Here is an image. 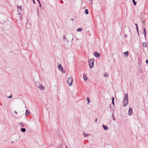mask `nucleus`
<instances>
[{
    "mask_svg": "<svg viewBox=\"0 0 148 148\" xmlns=\"http://www.w3.org/2000/svg\"><path fill=\"white\" fill-rule=\"evenodd\" d=\"M128 103V95L127 93H126L124 95V97L123 101V106L125 107L127 105Z\"/></svg>",
    "mask_w": 148,
    "mask_h": 148,
    "instance_id": "f257e3e1",
    "label": "nucleus"
},
{
    "mask_svg": "<svg viewBox=\"0 0 148 148\" xmlns=\"http://www.w3.org/2000/svg\"><path fill=\"white\" fill-rule=\"evenodd\" d=\"M95 60L94 58H91L88 61L89 67L90 69L92 68L94 66V63Z\"/></svg>",
    "mask_w": 148,
    "mask_h": 148,
    "instance_id": "f03ea898",
    "label": "nucleus"
},
{
    "mask_svg": "<svg viewBox=\"0 0 148 148\" xmlns=\"http://www.w3.org/2000/svg\"><path fill=\"white\" fill-rule=\"evenodd\" d=\"M73 81V79L72 77H69L68 79L67 80V82L69 84V86L72 85Z\"/></svg>",
    "mask_w": 148,
    "mask_h": 148,
    "instance_id": "7ed1b4c3",
    "label": "nucleus"
},
{
    "mask_svg": "<svg viewBox=\"0 0 148 148\" xmlns=\"http://www.w3.org/2000/svg\"><path fill=\"white\" fill-rule=\"evenodd\" d=\"M36 86L42 90H44V87L41 84H39L38 82L36 83Z\"/></svg>",
    "mask_w": 148,
    "mask_h": 148,
    "instance_id": "20e7f679",
    "label": "nucleus"
},
{
    "mask_svg": "<svg viewBox=\"0 0 148 148\" xmlns=\"http://www.w3.org/2000/svg\"><path fill=\"white\" fill-rule=\"evenodd\" d=\"M58 69L59 70H60L63 73H65L64 70L62 67L61 64H60L59 66H58Z\"/></svg>",
    "mask_w": 148,
    "mask_h": 148,
    "instance_id": "39448f33",
    "label": "nucleus"
},
{
    "mask_svg": "<svg viewBox=\"0 0 148 148\" xmlns=\"http://www.w3.org/2000/svg\"><path fill=\"white\" fill-rule=\"evenodd\" d=\"M94 56L96 57H98L100 56V53H98L97 52H95L94 53Z\"/></svg>",
    "mask_w": 148,
    "mask_h": 148,
    "instance_id": "423d86ee",
    "label": "nucleus"
},
{
    "mask_svg": "<svg viewBox=\"0 0 148 148\" xmlns=\"http://www.w3.org/2000/svg\"><path fill=\"white\" fill-rule=\"evenodd\" d=\"M132 109L131 108H130L129 109L128 111V115H131L132 114Z\"/></svg>",
    "mask_w": 148,
    "mask_h": 148,
    "instance_id": "0eeeda50",
    "label": "nucleus"
},
{
    "mask_svg": "<svg viewBox=\"0 0 148 148\" xmlns=\"http://www.w3.org/2000/svg\"><path fill=\"white\" fill-rule=\"evenodd\" d=\"M18 16H19V18L21 19V20H22V16L21 15V13L20 12H18Z\"/></svg>",
    "mask_w": 148,
    "mask_h": 148,
    "instance_id": "6e6552de",
    "label": "nucleus"
},
{
    "mask_svg": "<svg viewBox=\"0 0 148 148\" xmlns=\"http://www.w3.org/2000/svg\"><path fill=\"white\" fill-rule=\"evenodd\" d=\"M83 77H84V79L85 80V81H87V80L88 79V78H87V76H86V75L85 74H84L83 75Z\"/></svg>",
    "mask_w": 148,
    "mask_h": 148,
    "instance_id": "1a4fd4ad",
    "label": "nucleus"
},
{
    "mask_svg": "<svg viewBox=\"0 0 148 148\" xmlns=\"http://www.w3.org/2000/svg\"><path fill=\"white\" fill-rule=\"evenodd\" d=\"M142 46L144 48L146 47L147 46L146 43L145 42H143Z\"/></svg>",
    "mask_w": 148,
    "mask_h": 148,
    "instance_id": "9d476101",
    "label": "nucleus"
},
{
    "mask_svg": "<svg viewBox=\"0 0 148 148\" xmlns=\"http://www.w3.org/2000/svg\"><path fill=\"white\" fill-rule=\"evenodd\" d=\"M143 31H144V36H145V37L146 38V29L145 28H144L143 29Z\"/></svg>",
    "mask_w": 148,
    "mask_h": 148,
    "instance_id": "9b49d317",
    "label": "nucleus"
},
{
    "mask_svg": "<svg viewBox=\"0 0 148 148\" xmlns=\"http://www.w3.org/2000/svg\"><path fill=\"white\" fill-rule=\"evenodd\" d=\"M21 131L23 132H24L26 131V129L25 128H22L21 129Z\"/></svg>",
    "mask_w": 148,
    "mask_h": 148,
    "instance_id": "f8f14e48",
    "label": "nucleus"
},
{
    "mask_svg": "<svg viewBox=\"0 0 148 148\" xmlns=\"http://www.w3.org/2000/svg\"><path fill=\"white\" fill-rule=\"evenodd\" d=\"M82 28H78L77 30V31L78 32H81L82 31Z\"/></svg>",
    "mask_w": 148,
    "mask_h": 148,
    "instance_id": "ddd939ff",
    "label": "nucleus"
},
{
    "mask_svg": "<svg viewBox=\"0 0 148 148\" xmlns=\"http://www.w3.org/2000/svg\"><path fill=\"white\" fill-rule=\"evenodd\" d=\"M28 112V110L27 109L26 110V113H25V115L26 116H27L28 114H29L30 112L29 111V112H28V113H27V112Z\"/></svg>",
    "mask_w": 148,
    "mask_h": 148,
    "instance_id": "4468645a",
    "label": "nucleus"
},
{
    "mask_svg": "<svg viewBox=\"0 0 148 148\" xmlns=\"http://www.w3.org/2000/svg\"><path fill=\"white\" fill-rule=\"evenodd\" d=\"M19 124L21 125V127H24V125L23 124V123L22 122H20L19 123Z\"/></svg>",
    "mask_w": 148,
    "mask_h": 148,
    "instance_id": "2eb2a0df",
    "label": "nucleus"
},
{
    "mask_svg": "<svg viewBox=\"0 0 148 148\" xmlns=\"http://www.w3.org/2000/svg\"><path fill=\"white\" fill-rule=\"evenodd\" d=\"M19 8L21 10V11H22V6L21 5H20L19 6L17 7V8L18 9V8Z\"/></svg>",
    "mask_w": 148,
    "mask_h": 148,
    "instance_id": "dca6fc26",
    "label": "nucleus"
},
{
    "mask_svg": "<svg viewBox=\"0 0 148 148\" xmlns=\"http://www.w3.org/2000/svg\"><path fill=\"white\" fill-rule=\"evenodd\" d=\"M135 25H136V29H137V31L138 33V28L137 24L136 23H135Z\"/></svg>",
    "mask_w": 148,
    "mask_h": 148,
    "instance_id": "f3484780",
    "label": "nucleus"
},
{
    "mask_svg": "<svg viewBox=\"0 0 148 148\" xmlns=\"http://www.w3.org/2000/svg\"><path fill=\"white\" fill-rule=\"evenodd\" d=\"M86 99L87 101H88V104L90 102V100L89 99V98L88 97Z\"/></svg>",
    "mask_w": 148,
    "mask_h": 148,
    "instance_id": "a211bd4d",
    "label": "nucleus"
},
{
    "mask_svg": "<svg viewBox=\"0 0 148 148\" xmlns=\"http://www.w3.org/2000/svg\"><path fill=\"white\" fill-rule=\"evenodd\" d=\"M88 10L87 9H85V14H88Z\"/></svg>",
    "mask_w": 148,
    "mask_h": 148,
    "instance_id": "6ab92c4d",
    "label": "nucleus"
},
{
    "mask_svg": "<svg viewBox=\"0 0 148 148\" xmlns=\"http://www.w3.org/2000/svg\"><path fill=\"white\" fill-rule=\"evenodd\" d=\"M124 53L127 56H128L129 54L128 51H126V52Z\"/></svg>",
    "mask_w": 148,
    "mask_h": 148,
    "instance_id": "aec40b11",
    "label": "nucleus"
},
{
    "mask_svg": "<svg viewBox=\"0 0 148 148\" xmlns=\"http://www.w3.org/2000/svg\"><path fill=\"white\" fill-rule=\"evenodd\" d=\"M134 4V5H136V2L134 0H132Z\"/></svg>",
    "mask_w": 148,
    "mask_h": 148,
    "instance_id": "412c9836",
    "label": "nucleus"
},
{
    "mask_svg": "<svg viewBox=\"0 0 148 148\" xmlns=\"http://www.w3.org/2000/svg\"><path fill=\"white\" fill-rule=\"evenodd\" d=\"M104 76L105 77H108V75L106 74V73H105L104 74Z\"/></svg>",
    "mask_w": 148,
    "mask_h": 148,
    "instance_id": "4be33fe9",
    "label": "nucleus"
},
{
    "mask_svg": "<svg viewBox=\"0 0 148 148\" xmlns=\"http://www.w3.org/2000/svg\"><path fill=\"white\" fill-rule=\"evenodd\" d=\"M104 129L105 130H107L108 129V127L107 126H105L104 128Z\"/></svg>",
    "mask_w": 148,
    "mask_h": 148,
    "instance_id": "5701e85b",
    "label": "nucleus"
},
{
    "mask_svg": "<svg viewBox=\"0 0 148 148\" xmlns=\"http://www.w3.org/2000/svg\"><path fill=\"white\" fill-rule=\"evenodd\" d=\"M112 115L113 116V119L115 121V118L114 117V114H112Z\"/></svg>",
    "mask_w": 148,
    "mask_h": 148,
    "instance_id": "b1692460",
    "label": "nucleus"
},
{
    "mask_svg": "<svg viewBox=\"0 0 148 148\" xmlns=\"http://www.w3.org/2000/svg\"><path fill=\"white\" fill-rule=\"evenodd\" d=\"M12 96V94H11L10 96H8V97L9 98H11Z\"/></svg>",
    "mask_w": 148,
    "mask_h": 148,
    "instance_id": "393cba45",
    "label": "nucleus"
},
{
    "mask_svg": "<svg viewBox=\"0 0 148 148\" xmlns=\"http://www.w3.org/2000/svg\"><path fill=\"white\" fill-rule=\"evenodd\" d=\"M63 39L64 40L66 39V37L64 35L63 36Z\"/></svg>",
    "mask_w": 148,
    "mask_h": 148,
    "instance_id": "a878e982",
    "label": "nucleus"
},
{
    "mask_svg": "<svg viewBox=\"0 0 148 148\" xmlns=\"http://www.w3.org/2000/svg\"><path fill=\"white\" fill-rule=\"evenodd\" d=\"M84 137H87L88 136L87 134H85V133H84Z\"/></svg>",
    "mask_w": 148,
    "mask_h": 148,
    "instance_id": "bb28decb",
    "label": "nucleus"
},
{
    "mask_svg": "<svg viewBox=\"0 0 148 148\" xmlns=\"http://www.w3.org/2000/svg\"><path fill=\"white\" fill-rule=\"evenodd\" d=\"M112 101H114V98L113 97H112Z\"/></svg>",
    "mask_w": 148,
    "mask_h": 148,
    "instance_id": "cd10ccee",
    "label": "nucleus"
},
{
    "mask_svg": "<svg viewBox=\"0 0 148 148\" xmlns=\"http://www.w3.org/2000/svg\"><path fill=\"white\" fill-rule=\"evenodd\" d=\"M112 104H113V106H114V101H112Z\"/></svg>",
    "mask_w": 148,
    "mask_h": 148,
    "instance_id": "c85d7f7f",
    "label": "nucleus"
},
{
    "mask_svg": "<svg viewBox=\"0 0 148 148\" xmlns=\"http://www.w3.org/2000/svg\"><path fill=\"white\" fill-rule=\"evenodd\" d=\"M39 3V6L40 7L41 6V4L40 2V3Z\"/></svg>",
    "mask_w": 148,
    "mask_h": 148,
    "instance_id": "c756f323",
    "label": "nucleus"
},
{
    "mask_svg": "<svg viewBox=\"0 0 148 148\" xmlns=\"http://www.w3.org/2000/svg\"><path fill=\"white\" fill-rule=\"evenodd\" d=\"M146 63L147 64H148V60H146Z\"/></svg>",
    "mask_w": 148,
    "mask_h": 148,
    "instance_id": "7c9ffc66",
    "label": "nucleus"
},
{
    "mask_svg": "<svg viewBox=\"0 0 148 148\" xmlns=\"http://www.w3.org/2000/svg\"><path fill=\"white\" fill-rule=\"evenodd\" d=\"M14 112L15 114H17V112H16V111H15Z\"/></svg>",
    "mask_w": 148,
    "mask_h": 148,
    "instance_id": "2f4dec72",
    "label": "nucleus"
},
{
    "mask_svg": "<svg viewBox=\"0 0 148 148\" xmlns=\"http://www.w3.org/2000/svg\"><path fill=\"white\" fill-rule=\"evenodd\" d=\"M95 122H97V119H95Z\"/></svg>",
    "mask_w": 148,
    "mask_h": 148,
    "instance_id": "473e14b6",
    "label": "nucleus"
},
{
    "mask_svg": "<svg viewBox=\"0 0 148 148\" xmlns=\"http://www.w3.org/2000/svg\"><path fill=\"white\" fill-rule=\"evenodd\" d=\"M33 3L34 4H35V2L34 1V0H33Z\"/></svg>",
    "mask_w": 148,
    "mask_h": 148,
    "instance_id": "72a5a7b5",
    "label": "nucleus"
},
{
    "mask_svg": "<svg viewBox=\"0 0 148 148\" xmlns=\"http://www.w3.org/2000/svg\"><path fill=\"white\" fill-rule=\"evenodd\" d=\"M37 0V1H38V3H40V1H39V0Z\"/></svg>",
    "mask_w": 148,
    "mask_h": 148,
    "instance_id": "f704fd0d",
    "label": "nucleus"
},
{
    "mask_svg": "<svg viewBox=\"0 0 148 148\" xmlns=\"http://www.w3.org/2000/svg\"><path fill=\"white\" fill-rule=\"evenodd\" d=\"M106 126H105L104 125H103V126H102V127H103L104 128V127H105Z\"/></svg>",
    "mask_w": 148,
    "mask_h": 148,
    "instance_id": "c9c22d12",
    "label": "nucleus"
},
{
    "mask_svg": "<svg viewBox=\"0 0 148 148\" xmlns=\"http://www.w3.org/2000/svg\"><path fill=\"white\" fill-rule=\"evenodd\" d=\"M106 126H105L104 125H103V126H102V127H103L104 128V127H105Z\"/></svg>",
    "mask_w": 148,
    "mask_h": 148,
    "instance_id": "e433bc0d",
    "label": "nucleus"
},
{
    "mask_svg": "<svg viewBox=\"0 0 148 148\" xmlns=\"http://www.w3.org/2000/svg\"><path fill=\"white\" fill-rule=\"evenodd\" d=\"M61 2L62 3H63V1L62 0L61 1Z\"/></svg>",
    "mask_w": 148,
    "mask_h": 148,
    "instance_id": "4c0bfd02",
    "label": "nucleus"
},
{
    "mask_svg": "<svg viewBox=\"0 0 148 148\" xmlns=\"http://www.w3.org/2000/svg\"><path fill=\"white\" fill-rule=\"evenodd\" d=\"M65 147H66V148H68L67 146H65Z\"/></svg>",
    "mask_w": 148,
    "mask_h": 148,
    "instance_id": "58836bf2",
    "label": "nucleus"
},
{
    "mask_svg": "<svg viewBox=\"0 0 148 148\" xmlns=\"http://www.w3.org/2000/svg\"><path fill=\"white\" fill-rule=\"evenodd\" d=\"M71 19L72 20H73V18H71Z\"/></svg>",
    "mask_w": 148,
    "mask_h": 148,
    "instance_id": "ea45409f",
    "label": "nucleus"
},
{
    "mask_svg": "<svg viewBox=\"0 0 148 148\" xmlns=\"http://www.w3.org/2000/svg\"><path fill=\"white\" fill-rule=\"evenodd\" d=\"M14 143V142H12V143Z\"/></svg>",
    "mask_w": 148,
    "mask_h": 148,
    "instance_id": "a19ab883",
    "label": "nucleus"
},
{
    "mask_svg": "<svg viewBox=\"0 0 148 148\" xmlns=\"http://www.w3.org/2000/svg\"><path fill=\"white\" fill-rule=\"evenodd\" d=\"M125 37H127V36L126 35H125Z\"/></svg>",
    "mask_w": 148,
    "mask_h": 148,
    "instance_id": "79ce46f5",
    "label": "nucleus"
},
{
    "mask_svg": "<svg viewBox=\"0 0 148 148\" xmlns=\"http://www.w3.org/2000/svg\"><path fill=\"white\" fill-rule=\"evenodd\" d=\"M91 3H92V1H91Z\"/></svg>",
    "mask_w": 148,
    "mask_h": 148,
    "instance_id": "37998d69",
    "label": "nucleus"
}]
</instances>
